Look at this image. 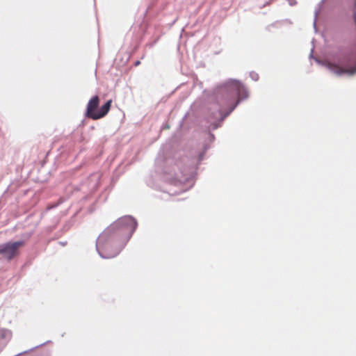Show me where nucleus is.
<instances>
[{"instance_id":"f03ea898","label":"nucleus","mask_w":356,"mask_h":356,"mask_svg":"<svg viewBox=\"0 0 356 356\" xmlns=\"http://www.w3.org/2000/svg\"><path fill=\"white\" fill-rule=\"evenodd\" d=\"M349 60V56L336 54L333 56V60L326 58L323 61V65L337 76L343 74H353L356 68L347 67Z\"/></svg>"},{"instance_id":"423d86ee","label":"nucleus","mask_w":356,"mask_h":356,"mask_svg":"<svg viewBox=\"0 0 356 356\" xmlns=\"http://www.w3.org/2000/svg\"><path fill=\"white\" fill-rule=\"evenodd\" d=\"M118 224L120 225H130L133 229L136 228V222L131 217H124L118 220Z\"/></svg>"},{"instance_id":"20e7f679","label":"nucleus","mask_w":356,"mask_h":356,"mask_svg":"<svg viewBox=\"0 0 356 356\" xmlns=\"http://www.w3.org/2000/svg\"><path fill=\"white\" fill-rule=\"evenodd\" d=\"M24 245V242L17 241L0 244V255L8 261H10L19 255V249Z\"/></svg>"},{"instance_id":"39448f33","label":"nucleus","mask_w":356,"mask_h":356,"mask_svg":"<svg viewBox=\"0 0 356 356\" xmlns=\"http://www.w3.org/2000/svg\"><path fill=\"white\" fill-rule=\"evenodd\" d=\"M13 338V332L7 328L0 327V353L4 350Z\"/></svg>"},{"instance_id":"f257e3e1","label":"nucleus","mask_w":356,"mask_h":356,"mask_svg":"<svg viewBox=\"0 0 356 356\" xmlns=\"http://www.w3.org/2000/svg\"><path fill=\"white\" fill-rule=\"evenodd\" d=\"M225 92L218 99L220 108L219 115L225 112L229 114L237 106L238 102L247 97V92L243 84L234 79L227 81L225 85Z\"/></svg>"},{"instance_id":"7ed1b4c3","label":"nucleus","mask_w":356,"mask_h":356,"mask_svg":"<svg viewBox=\"0 0 356 356\" xmlns=\"http://www.w3.org/2000/svg\"><path fill=\"white\" fill-rule=\"evenodd\" d=\"M112 100H108L98 111L99 98L97 95L92 97L88 102L86 107V116L97 120L104 118L108 113L111 106Z\"/></svg>"}]
</instances>
